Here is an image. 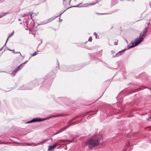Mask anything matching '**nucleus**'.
Instances as JSON below:
<instances>
[{
    "mask_svg": "<svg viewBox=\"0 0 151 151\" xmlns=\"http://www.w3.org/2000/svg\"><path fill=\"white\" fill-rule=\"evenodd\" d=\"M31 89V88H29V89Z\"/></svg>",
    "mask_w": 151,
    "mask_h": 151,
    "instance_id": "nucleus-37",
    "label": "nucleus"
},
{
    "mask_svg": "<svg viewBox=\"0 0 151 151\" xmlns=\"http://www.w3.org/2000/svg\"><path fill=\"white\" fill-rule=\"evenodd\" d=\"M30 14V13H27V14H25L24 15H23L22 17H24L26 16H27L29 15V14Z\"/></svg>",
    "mask_w": 151,
    "mask_h": 151,
    "instance_id": "nucleus-17",
    "label": "nucleus"
},
{
    "mask_svg": "<svg viewBox=\"0 0 151 151\" xmlns=\"http://www.w3.org/2000/svg\"><path fill=\"white\" fill-rule=\"evenodd\" d=\"M60 22L61 21H62V19L61 20L60 19Z\"/></svg>",
    "mask_w": 151,
    "mask_h": 151,
    "instance_id": "nucleus-33",
    "label": "nucleus"
},
{
    "mask_svg": "<svg viewBox=\"0 0 151 151\" xmlns=\"http://www.w3.org/2000/svg\"><path fill=\"white\" fill-rule=\"evenodd\" d=\"M68 7V8H67V9H69V8H70L71 7Z\"/></svg>",
    "mask_w": 151,
    "mask_h": 151,
    "instance_id": "nucleus-32",
    "label": "nucleus"
},
{
    "mask_svg": "<svg viewBox=\"0 0 151 151\" xmlns=\"http://www.w3.org/2000/svg\"><path fill=\"white\" fill-rule=\"evenodd\" d=\"M147 29H148V27H146L143 30L142 32L140 33L139 37H140V38H143V40L145 37V36L146 34Z\"/></svg>",
    "mask_w": 151,
    "mask_h": 151,
    "instance_id": "nucleus-7",
    "label": "nucleus"
},
{
    "mask_svg": "<svg viewBox=\"0 0 151 151\" xmlns=\"http://www.w3.org/2000/svg\"><path fill=\"white\" fill-rule=\"evenodd\" d=\"M8 50H10V51H13V52H14V50H10V49H8Z\"/></svg>",
    "mask_w": 151,
    "mask_h": 151,
    "instance_id": "nucleus-29",
    "label": "nucleus"
},
{
    "mask_svg": "<svg viewBox=\"0 0 151 151\" xmlns=\"http://www.w3.org/2000/svg\"><path fill=\"white\" fill-rule=\"evenodd\" d=\"M96 3H93L91 4H83V5L79 6V7H87L90 6L91 5H95ZM73 7H79L78 5L73 6Z\"/></svg>",
    "mask_w": 151,
    "mask_h": 151,
    "instance_id": "nucleus-9",
    "label": "nucleus"
},
{
    "mask_svg": "<svg viewBox=\"0 0 151 151\" xmlns=\"http://www.w3.org/2000/svg\"><path fill=\"white\" fill-rule=\"evenodd\" d=\"M25 145H28V146H31L32 145H36V144H35L34 143L33 144H30L28 143H26L25 144Z\"/></svg>",
    "mask_w": 151,
    "mask_h": 151,
    "instance_id": "nucleus-14",
    "label": "nucleus"
},
{
    "mask_svg": "<svg viewBox=\"0 0 151 151\" xmlns=\"http://www.w3.org/2000/svg\"><path fill=\"white\" fill-rule=\"evenodd\" d=\"M34 14H35V13H32V14H31L30 16H31V18L32 19V15Z\"/></svg>",
    "mask_w": 151,
    "mask_h": 151,
    "instance_id": "nucleus-23",
    "label": "nucleus"
},
{
    "mask_svg": "<svg viewBox=\"0 0 151 151\" xmlns=\"http://www.w3.org/2000/svg\"><path fill=\"white\" fill-rule=\"evenodd\" d=\"M49 140L48 139H45V140H44L43 141H42V142H40V143H37L36 144V145H39L41 143H43L45 141H47Z\"/></svg>",
    "mask_w": 151,
    "mask_h": 151,
    "instance_id": "nucleus-15",
    "label": "nucleus"
},
{
    "mask_svg": "<svg viewBox=\"0 0 151 151\" xmlns=\"http://www.w3.org/2000/svg\"><path fill=\"white\" fill-rule=\"evenodd\" d=\"M6 43H5V45H4L3 46V47L2 48H1V49H0V51H1V50H2V49L4 47L5 45H6Z\"/></svg>",
    "mask_w": 151,
    "mask_h": 151,
    "instance_id": "nucleus-24",
    "label": "nucleus"
},
{
    "mask_svg": "<svg viewBox=\"0 0 151 151\" xmlns=\"http://www.w3.org/2000/svg\"><path fill=\"white\" fill-rule=\"evenodd\" d=\"M28 60L26 61L24 63L21 64L17 68H16L13 72H12V74L13 76H15L16 73L19 70H20L24 66V64H25L27 62Z\"/></svg>",
    "mask_w": 151,
    "mask_h": 151,
    "instance_id": "nucleus-5",
    "label": "nucleus"
},
{
    "mask_svg": "<svg viewBox=\"0 0 151 151\" xmlns=\"http://www.w3.org/2000/svg\"><path fill=\"white\" fill-rule=\"evenodd\" d=\"M80 116H77L73 118L72 119L69 120L68 122L67 123V125L66 126H65L64 127L61 129L59 131V132L57 133L58 134L60 132H62L63 131L65 130L66 129H67L69 126H71L72 125H74L75 124H76L78 123V122H75V123H71V122L73 120H74L76 119L77 118H78L80 117Z\"/></svg>",
    "mask_w": 151,
    "mask_h": 151,
    "instance_id": "nucleus-2",
    "label": "nucleus"
},
{
    "mask_svg": "<svg viewBox=\"0 0 151 151\" xmlns=\"http://www.w3.org/2000/svg\"><path fill=\"white\" fill-rule=\"evenodd\" d=\"M38 54V52H35L32 55V56H33Z\"/></svg>",
    "mask_w": 151,
    "mask_h": 151,
    "instance_id": "nucleus-16",
    "label": "nucleus"
},
{
    "mask_svg": "<svg viewBox=\"0 0 151 151\" xmlns=\"http://www.w3.org/2000/svg\"><path fill=\"white\" fill-rule=\"evenodd\" d=\"M75 1H76L77 0H74Z\"/></svg>",
    "mask_w": 151,
    "mask_h": 151,
    "instance_id": "nucleus-35",
    "label": "nucleus"
},
{
    "mask_svg": "<svg viewBox=\"0 0 151 151\" xmlns=\"http://www.w3.org/2000/svg\"><path fill=\"white\" fill-rule=\"evenodd\" d=\"M74 140V138L72 140H70V142H73V140Z\"/></svg>",
    "mask_w": 151,
    "mask_h": 151,
    "instance_id": "nucleus-27",
    "label": "nucleus"
},
{
    "mask_svg": "<svg viewBox=\"0 0 151 151\" xmlns=\"http://www.w3.org/2000/svg\"><path fill=\"white\" fill-rule=\"evenodd\" d=\"M58 16H57L56 17H54L50 18H49L47 20H45L43 21L42 22H41L40 24L39 25H44L46 24H47L48 23H49L52 21L53 20H54L57 17H58Z\"/></svg>",
    "mask_w": 151,
    "mask_h": 151,
    "instance_id": "nucleus-6",
    "label": "nucleus"
},
{
    "mask_svg": "<svg viewBox=\"0 0 151 151\" xmlns=\"http://www.w3.org/2000/svg\"><path fill=\"white\" fill-rule=\"evenodd\" d=\"M149 24H150V22H149V23L147 24L148 25H149Z\"/></svg>",
    "mask_w": 151,
    "mask_h": 151,
    "instance_id": "nucleus-34",
    "label": "nucleus"
},
{
    "mask_svg": "<svg viewBox=\"0 0 151 151\" xmlns=\"http://www.w3.org/2000/svg\"><path fill=\"white\" fill-rule=\"evenodd\" d=\"M18 20H19V21H21L22 19H21L19 18V19H18Z\"/></svg>",
    "mask_w": 151,
    "mask_h": 151,
    "instance_id": "nucleus-30",
    "label": "nucleus"
},
{
    "mask_svg": "<svg viewBox=\"0 0 151 151\" xmlns=\"http://www.w3.org/2000/svg\"><path fill=\"white\" fill-rule=\"evenodd\" d=\"M144 88V87H143L142 88H141V89L140 90H142V89H143L144 88Z\"/></svg>",
    "mask_w": 151,
    "mask_h": 151,
    "instance_id": "nucleus-28",
    "label": "nucleus"
},
{
    "mask_svg": "<svg viewBox=\"0 0 151 151\" xmlns=\"http://www.w3.org/2000/svg\"><path fill=\"white\" fill-rule=\"evenodd\" d=\"M143 40V38L140 37L135 39L134 42L131 43V45H128V48L127 49L131 48L137 46Z\"/></svg>",
    "mask_w": 151,
    "mask_h": 151,
    "instance_id": "nucleus-3",
    "label": "nucleus"
},
{
    "mask_svg": "<svg viewBox=\"0 0 151 151\" xmlns=\"http://www.w3.org/2000/svg\"><path fill=\"white\" fill-rule=\"evenodd\" d=\"M14 32L13 31L12 32V33L7 38V40L6 41V43L7 42L9 38L10 37H11L14 34Z\"/></svg>",
    "mask_w": 151,
    "mask_h": 151,
    "instance_id": "nucleus-13",
    "label": "nucleus"
},
{
    "mask_svg": "<svg viewBox=\"0 0 151 151\" xmlns=\"http://www.w3.org/2000/svg\"><path fill=\"white\" fill-rule=\"evenodd\" d=\"M88 41L89 42H91L92 41V38L91 37H90L89 38Z\"/></svg>",
    "mask_w": 151,
    "mask_h": 151,
    "instance_id": "nucleus-19",
    "label": "nucleus"
},
{
    "mask_svg": "<svg viewBox=\"0 0 151 151\" xmlns=\"http://www.w3.org/2000/svg\"><path fill=\"white\" fill-rule=\"evenodd\" d=\"M26 26L27 27V28H26L25 29L26 30H28V29H30L29 28V27L28 26V24L27 23H26Z\"/></svg>",
    "mask_w": 151,
    "mask_h": 151,
    "instance_id": "nucleus-18",
    "label": "nucleus"
},
{
    "mask_svg": "<svg viewBox=\"0 0 151 151\" xmlns=\"http://www.w3.org/2000/svg\"><path fill=\"white\" fill-rule=\"evenodd\" d=\"M14 53H19L20 55L21 56H22V55L21 54V53L20 52H14Z\"/></svg>",
    "mask_w": 151,
    "mask_h": 151,
    "instance_id": "nucleus-22",
    "label": "nucleus"
},
{
    "mask_svg": "<svg viewBox=\"0 0 151 151\" xmlns=\"http://www.w3.org/2000/svg\"><path fill=\"white\" fill-rule=\"evenodd\" d=\"M6 14V13H4V14L2 16H1L0 17H1L3 16H5Z\"/></svg>",
    "mask_w": 151,
    "mask_h": 151,
    "instance_id": "nucleus-25",
    "label": "nucleus"
},
{
    "mask_svg": "<svg viewBox=\"0 0 151 151\" xmlns=\"http://www.w3.org/2000/svg\"><path fill=\"white\" fill-rule=\"evenodd\" d=\"M64 115V114H58V115H53V116H51V118H53L54 117H60V116H63Z\"/></svg>",
    "mask_w": 151,
    "mask_h": 151,
    "instance_id": "nucleus-12",
    "label": "nucleus"
},
{
    "mask_svg": "<svg viewBox=\"0 0 151 151\" xmlns=\"http://www.w3.org/2000/svg\"><path fill=\"white\" fill-rule=\"evenodd\" d=\"M118 42V40H117V41L116 42V41H115L114 42V44L115 45H118V42Z\"/></svg>",
    "mask_w": 151,
    "mask_h": 151,
    "instance_id": "nucleus-20",
    "label": "nucleus"
},
{
    "mask_svg": "<svg viewBox=\"0 0 151 151\" xmlns=\"http://www.w3.org/2000/svg\"><path fill=\"white\" fill-rule=\"evenodd\" d=\"M1 144V143L0 142V144Z\"/></svg>",
    "mask_w": 151,
    "mask_h": 151,
    "instance_id": "nucleus-38",
    "label": "nucleus"
},
{
    "mask_svg": "<svg viewBox=\"0 0 151 151\" xmlns=\"http://www.w3.org/2000/svg\"><path fill=\"white\" fill-rule=\"evenodd\" d=\"M94 35L96 36V38H97V34H96V32H94Z\"/></svg>",
    "mask_w": 151,
    "mask_h": 151,
    "instance_id": "nucleus-21",
    "label": "nucleus"
},
{
    "mask_svg": "<svg viewBox=\"0 0 151 151\" xmlns=\"http://www.w3.org/2000/svg\"><path fill=\"white\" fill-rule=\"evenodd\" d=\"M58 145V143H56L52 145L49 146L48 150L52 151V150L55 148Z\"/></svg>",
    "mask_w": 151,
    "mask_h": 151,
    "instance_id": "nucleus-10",
    "label": "nucleus"
},
{
    "mask_svg": "<svg viewBox=\"0 0 151 151\" xmlns=\"http://www.w3.org/2000/svg\"><path fill=\"white\" fill-rule=\"evenodd\" d=\"M126 49H124L118 52L116 55H113V56L114 57H118L122 55L123 53L126 50Z\"/></svg>",
    "mask_w": 151,
    "mask_h": 151,
    "instance_id": "nucleus-8",
    "label": "nucleus"
},
{
    "mask_svg": "<svg viewBox=\"0 0 151 151\" xmlns=\"http://www.w3.org/2000/svg\"><path fill=\"white\" fill-rule=\"evenodd\" d=\"M101 137V135H98L95 137L94 139H89L87 142V145L90 148H92L100 144Z\"/></svg>",
    "mask_w": 151,
    "mask_h": 151,
    "instance_id": "nucleus-1",
    "label": "nucleus"
},
{
    "mask_svg": "<svg viewBox=\"0 0 151 151\" xmlns=\"http://www.w3.org/2000/svg\"><path fill=\"white\" fill-rule=\"evenodd\" d=\"M65 11H64V12H63L61 13L60 14V16L63 13H64L65 12Z\"/></svg>",
    "mask_w": 151,
    "mask_h": 151,
    "instance_id": "nucleus-31",
    "label": "nucleus"
},
{
    "mask_svg": "<svg viewBox=\"0 0 151 151\" xmlns=\"http://www.w3.org/2000/svg\"><path fill=\"white\" fill-rule=\"evenodd\" d=\"M111 53L112 54H114L115 53L114 51H111Z\"/></svg>",
    "mask_w": 151,
    "mask_h": 151,
    "instance_id": "nucleus-26",
    "label": "nucleus"
},
{
    "mask_svg": "<svg viewBox=\"0 0 151 151\" xmlns=\"http://www.w3.org/2000/svg\"><path fill=\"white\" fill-rule=\"evenodd\" d=\"M20 24H22V22H21V23H20Z\"/></svg>",
    "mask_w": 151,
    "mask_h": 151,
    "instance_id": "nucleus-36",
    "label": "nucleus"
},
{
    "mask_svg": "<svg viewBox=\"0 0 151 151\" xmlns=\"http://www.w3.org/2000/svg\"><path fill=\"white\" fill-rule=\"evenodd\" d=\"M71 0H63V4L64 6L68 5L70 3Z\"/></svg>",
    "mask_w": 151,
    "mask_h": 151,
    "instance_id": "nucleus-11",
    "label": "nucleus"
},
{
    "mask_svg": "<svg viewBox=\"0 0 151 151\" xmlns=\"http://www.w3.org/2000/svg\"><path fill=\"white\" fill-rule=\"evenodd\" d=\"M52 118L50 116V117H47L46 118H41L39 117H37L36 118H34L33 119L27 122L26 123L28 124L32 122H42L45 120H46L47 119H50Z\"/></svg>",
    "mask_w": 151,
    "mask_h": 151,
    "instance_id": "nucleus-4",
    "label": "nucleus"
}]
</instances>
